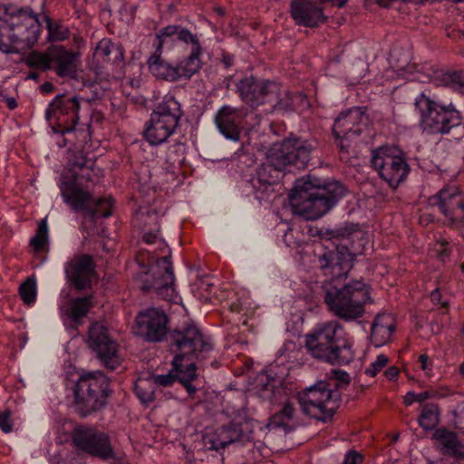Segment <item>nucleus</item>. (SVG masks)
Masks as SVG:
<instances>
[{
  "label": "nucleus",
  "mask_w": 464,
  "mask_h": 464,
  "mask_svg": "<svg viewBox=\"0 0 464 464\" xmlns=\"http://www.w3.org/2000/svg\"><path fill=\"white\" fill-rule=\"evenodd\" d=\"M354 256L346 246L339 245L319 257V266L329 276L322 285L328 309L344 321L362 317L370 300L369 286L362 280L343 282L353 266Z\"/></svg>",
  "instance_id": "obj_1"
},
{
  "label": "nucleus",
  "mask_w": 464,
  "mask_h": 464,
  "mask_svg": "<svg viewBox=\"0 0 464 464\" xmlns=\"http://www.w3.org/2000/svg\"><path fill=\"white\" fill-rule=\"evenodd\" d=\"M157 52L150 56V72L159 79H190L201 68L202 47L196 34L180 25H168L157 34Z\"/></svg>",
  "instance_id": "obj_2"
},
{
  "label": "nucleus",
  "mask_w": 464,
  "mask_h": 464,
  "mask_svg": "<svg viewBox=\"0 0 464 464\" xmlns=\"http://www.w3.org/2000/svg\"><path fill=\"white\" fill-rule=\"evenodd\" d=\"M316 149L314 141L300 138H288L274 144L269 150L266 160L256 169L251 183L256 198L266 199L274 192V185L280 179L281 172L287 166L297 169H304L311 160Z\"/></svg>",
  "instance_id": "obj_3"
},
{
  "label": "nucleus",
  "mask_w": 464,
  "mask_h": 464,
  "mask_svg": "<svg viewBox=\"0 0 464 464\" xmlns=\"http://www.w3.org/2000/svg\"><path fill=\"white\" fill-rule=\"evenodd\" d=\"M339 181L322 183L317 178L296 180L289 198L295 212L307 220L322 218L345 195Z\"/></svg>",
  "instance_id": "obj_4"
},
{
  "label": "nucleus",
  "mask_w": 464,
  "mask_h": 464,
  "mask_svg": "<svg viewBox=\"0 0 464 464\" xmlns=\"http://www.w3.org/2000/svg\"><path fill=\"white\" fill-rule=\"evenodd\" d=\"M159 232L158 227L145 232L142 237V241L150 246L146 251L151 256L149 261V270L141 278V288L144 292L153 293L163 300L174 303L178 299V294L170 261L171 254Z\"/></svg>",
  "instance_id": "obj_5"
},
{
  "label": "nucleus",
  "mask_w": 464,
  "mask_h": 464,
  "mask_svg": "<svg viewBox=\"0 0 464 464\" xmlns=\"http://www.w3.org/2000/svg\"><path fill=\"white\" fill-rule=\"evenodd\" d=\"M305 347L309 353L330 364L344 365L354 358L352 343L337 321L318 324L304 336Z\"/></svg>",
  "instance_id": "obj_6"
},
{
  "label": "nucleus",
  "mask_w": 464,
  "mask_h": 464,
  "mask_svg": "<svg viewBox=\"0 0 464 464\" xmlns=\"http://www.w3.org/2000/svg\"><path fill=\"white\" fill-rule=\"evenodd\" d=\"M94 176H98V174L93 168V171L82 170L72 179L62 177L59 182V188L63 201L72 210L82 212L84 218H88L92 222L99 217L105 218L111 217L113 205L111 197L96 198L92 192L80 185L79 179L93 182Z\"/></svg>",
  "instance_id": "obj_7"
},
{
  "label": "nucleus",
  "mask_w": 464,
  "mask_h": 464,
  "mask_svg": "<svg viewBox=\"0 0 464 464\" xmlns=\"http://www.w3.org/2000/svg\"><path fill=\"white\" fill-rule=\"evenodd\" d=\"M167 342L170 353L174 354L173 367L184 366L189 362L196 364V361L206 360L213 351L210 337L194 324H184L170 331Z\"/></svg>",
  "instance_id": "obj_8"
},
{
  "label": "nucleus",
  "mask_w": 464,
  "mask_h": 464,
  "mask_svg": "<svg viewBox=\"0 0 464 464\" xmlns=\"http://www.w3.org/2000/svg\"><path fill=\"white\" fill-rule=\"evenodd\" d=\"M236 92L240 100L253 109L264 104L280 110L293 108V94L275 81L246 76L236 83Z\"/></svg>",
  "instance_id": "obj_9"
},
{
  "label": "nucleus",
  "mask_w": 464,
  "mask_h": 464,
  "mask_svg": "<svg viewBox=\"0 0 464 464\" xmlns=\"http://www.w3.org/2000/svg\"><path fill=\"white\" fill-rule=\"evenodd\" d=\"M414 105L420 115V128L429 134H449L458 130L464 135V124L460 112L452 103L442 105L420 93L415 99Z\"/></svg>",
  "instance_id": "obj_10"
},
{
  "label": "nucleus",
  "mask_w": 464,
  "mask_h": 464,
  "mask_svg": "<svg viewBox=\"0 0 464 464\" xmlns=\"http://www.w3.org/2000/svg\"><path fill=\"white\" fill-rule=\"evenodd\" d=\"M2 28L0 50L17 53L32 48L38 41L41 24L31 8H18Z\"/></svg>",
  "instance_id": "obj_11"
},
{
  "label": "nucleus",
  "mask_w": 464,
  "mask_h": 464,
  "mask_svg": "<svg viewBox=\"0 0 464 464\" xmlns=\"http://www.w3.org/2000/svg\"><path fill=\"white\" fill-rule=\"evenodd\" d=\"M110 394V379L102 372H84L73 388L75 411L86 418L103 409Z\"/></svg>",
  "instance_id": "obj_12"
},
{
  "label": "nucleus",
  "mask_w": 464,
  "mask_h": 464,
  "mask_svg": "<svg viewBox=\"0 0 464 464\" xmlns=\"http://www.w3.org/2000/svg\"><path fill=\"white\" fill-rule=\"evenodd\" d=\"M81 99L76 95L67 93L57 94L50 102L45 116L53 132L73 134L80 142H86L90 139V126L76 128L79 121Z\"/></svg>",
  "instance_id": "obj_13"
},
{
  "label": "nucleus",
  "mask_w": 464,
  "mask_h": 464,
  "mask_svg": "<svg viewBox=\"0 0 464 464\" xmlns=\"http://www.w3.org/2000/svg\"><path fill=\"white\" fill-rule=\"evenodd\" d=\"M184 112L180 102L172 95H166L150 113L144 130L145 140L152 146L165 143L179 127Z\"/></svg>",
  "instance_id": "obj_14"
},
{
  "label": "nucleus",
  "mask_w": 464,
  "mask_h": 464,
  "mask_svg": "<svg viewBox=\"0 0 464 464\" xmlns=\"http://www.w3.org/2000/svg\"><path fill=\"white\" fill-rule=\"evenodd\" d=\"M302 411L310 417L326 422L333 419L340 404V393L324 382L305 388L297 396Z\"/></svg>",
  "instance_id": "obj_15"
},
{
  "label": "nucleus",
  "mask_w": 464,
  "mask_h": 464,
  "mask_svg": "<svg viewBox=\"0 0 464 464\" xmlns=\"http://www.w3.org/2000/svg\"><path fill=\"white\" fill-rule=\"evenodd\" d=\"M371 162L380 178L393 189L405 180L410 171L404 152L394 145L372 150Z\"/></svg>",
  "instance_id": "obj_16"
},
{
  "label": "nucleus",
  "mask_w": 464,
  "mask_h": 464,
  "mask_svg": "<svg viewBox=\"0 0 464 464\" xmlns=\"http://www.w3.org/2000/svg\"><path fill=\"white\" fill-rule=\"evenodd\" d=\"M86 343L107 369L113 371L121 364L119 344L103 323L94 322L90 325Z\"/></svg>",
  "instance_id": "obj_17"
},
{
  "label": "nucleus",
  "mask_w": 464,
  "mask_h": 464,
  "mask_svg": "<svg viewBox=\"0 0 464 464\" xmlns=\"http://www.w3.org/2000/svg\"><path fill=\"white\" fill-rule=\"evenodd\" d=\"M169 332V317L162 309L150 307L138 314L134 333L145 342H162Z\"/></svg>",
  "instance_id": "obj_18"
},
{
  "label": "nucleus",
  "mask_w": 464,
  "mask_h": 464,
  "mask_svg": "<svg viewBox=\"0 0 464 464\" xmlns=\"http://www.w3.org/2000/svg\"><path fill=\"white\" fill-rule=\"evenodd\" d=\"M72 438L75 447L82 451L103 459L114 457L109 437L102 431L78 426L74 428Z\"/></svg>",
  "instance_id": "obj_19"
},
{
  "label": "nucleus",
  "mask_w": 464,
  "mask_h": 464,
  "mask_svg": "<svg viewBox=\"0 0 464 464\" xmlns=\"http://www.w3.org/2000/svg\"><path fill=\"white\" fill-rule=\"evenodd\" d=\"M67 282L78 291L90 288L95 274V263L92 256L83 254L74 256L65 265Z\"/></svg>",
  "instance_id": "obj_20"
},
{
  "label": "nucleus",
  "mask_w": 464,
  "mask_h": 464,
  "mask_svg": "<svg viewBox=\"0 0 464 464\" xmlns=\"http://www.w3.org/2000/svg\"><path fill=\"white\" fill-rule=\"evenodd\" d=\"M430 201L431 205L439 207L452 225L464 222V199L458 188H443Z\"/></svg>",
  "instance_id": "obj_21"
},
{
  "label": "nucleus",
  "mask_w": 464,
  "mask_h": 464,
  "mask_svg": "<svg viewBox=\"0 0 464 464\" xmlns=\"http://www.w3.org/2000/svg\"><path fill=\"white\" fill-rule=\"evenodd\" d=\"M366 122L367 116L361 108L349 109L336 118L333 126L334 135L340 140L357 137L362 132Z\"/></svg>",
  "instance_id": "obj_22"
},
{
  "label": "nucleus",
  "mask_w": 464,
  "mask_h": 464,
  "mask_svg": "<svg viewBox=\"0 0 464 464\" xmlns=\"http://www.w3.org/2000/svg\"><path fill=\"white\" fill-rule=\"evenodd\" d=\"M290 14L297 25L317 27L326 22L323 7L311 0H292Z\"/></svg>",
  "instance_id": "obj_23"
},
{
  "label": "nucleus",
  "mask_w": 464,
  "mask_h": 464,
  "mask_svg": "<svg viewBox=\"0 0 464 464\" xmlns=\"http://www.w3.org/2000/svg\"><path fill=\"white\" fill-rule=\"evenodd\" d=\"M51 71L59 77L74 78L81 64L79 53L69 51L62 45L51 47Z\"/></svg>",
  "instance_id": "obj_24"
},
{
  "label": "nucleus",
  "mask_w": 464,
  "mask_h": 464,
  "mask_svg": "<svg viewBox=\"0 0 464 464\" xmlns=\"http://www.w3.org/2000/svg\"><path fill=\"white\" fill-rule=\"evenodd\" d=\"M242 121V111L230 105L222 106L215 115V123L220 133L234 141L240 139Z\"/></svg>",
  "instance_id": "obj_25"
},
{
  "label": "nucleus",
  "mask_w": 464,
  "mask_h": 464,
  "mask_svg": "<svg viewBox=\"0 0 464 464\" xmlns=\"http://www.w3.org/2000/svg\"><path fill=\"white\" fill-rule=\"evenodd\" d=\"M93 305V295H89L69 300L66 304L61 305L60 312L63 318L70 319L74 324H80Z\"/></svg>",
  "instance_id": "obj_26"
},
{
  "label": "nucleus",
  "mask_w": 464,
  "mask_h": 464,
  "mask_svg": "<svg viewBox=\"0 0 464 464\" xmlns=\"http://www.w3.org/2000/svg\"><path fill=\"white\" fill-rule=\"evenodd\" d=\"M394 330L393 319L389 315H378L373 321L371 340L375 346L385 344Z\"/></svg>",
  "instance_id": "obj_27"
},
{
  "label": "nucleus",
  "mask_w": 464,
  "mask_h": 464,
  "mask_svg": "<svg viewBox=\"0 0 464 464\" xmlns=\"http://www.w3.org/2000/svg\"><path fill=\"white\" fill-rule=\"evenodd\" d=\"M94 57L98 62L106 63H121L123 60L122 47L115 44L110 39H102L95 49Z\"/></svg>",
  "instance_id": "obj_28"
},
{
  "label": "nucleus",
  "mask_w": 464,
  "mask_h": 464,
  "mask_svg": "<svg viewBox=\"0 0 464 464\" xmlns=\"http://www.w3.org/2000/svg\"><path fill=\"white\" fill-rule=\"evenodd\" d=\"M434 438L440 442L444 453L452 456L463 455V446L454 432L446 429H439L435 431Z\"/></svg>",
  "instance_id": "obj_29"
},
{
  "label": "nucleus",
  "mask_w": 464,
  "mask_h": 464,
  "mask_svg": "<svg viewBox=\"0 0 464 464\" xmlns=\"http://www.w3.org/2000/svg\"><path fill=\"white\" fill-rule=\"evenodd\" d=\"M232 439L227 437L225 426L216 430H207L203 435V443L209 450H218L231 444Z\"/></svg>",
  "instance_id": "obj_30"
},
{
  "label": "nucleus",
  "mask_w": 464,
  "mask_h": 464,
  "mask_svg": "<svg viewBox=\"0 0 464 464\" xmlns=\"http://www.w3.org/2000/svg\"><path fill=\"white\" fill-rule=\"evenodd\" d=\"M440 415V411L437 404H424L421 407V411L418 419L419 424L425 430H431L438 426Z\"/></svg>",
  "instance_id": "obj_31"
},
{
  "label": "nucleus",
  "mask_w": 464,
  "mask_h": 464,
  "mask_svg": "<svg viewBox=\"0 0 464 464\" xmlns=\"http://www.w3.org/2000/svg\"><path fill=\"white\" fill-rule=\"evenodd\" d=\"M172 371L178 372V380L183 384L187 392L191 395L196 392V387L192 382L197 379V367L193 362H187L180 367H173Z\"/></svg>",
  "instance_id": "obj_32"
},
{
  "label": "nucleus",
  "mask_w": 464,
  "mask_h": 464,
  "mask_svg": "<svg viewBox=\"0 0 464 464\" xmlns=\"http://www.w3.org/2000/svg\"><path fill=\"white\" fill-rule=\"evenodd\" d=\"M134 392L142 403L153 401L155 398V384L152 379H138L134 384Z\"/></svg>",
  "instance_id": "obj_33"
},
{
  "label": "nucleus",
  "mask_w": 464,
  "mask_h": 464,
  "mask_svg": "<svg viewBox=\"0 0 464 464\" xmlns=\"http://www.w3.org/2000/svg\"><path fill=\"white\" fill-rule=\"evenodd\" d=\"M295 409L291 403H285L282 410L273 415L270 418L268 427L270 429H278L283 428L285 430H287L289 428L288 420H291L294 418Z\"/></svg>",
  "instance_id": "obj_34"
},
{
  "label": "nucleus",
  "mask_w": 464,
  "mask_h": 464,
  "mask_svg": "<svg viewBox=\"0 0 464 464\" xmlns=\"http://www.w3.org/2000/svg\"><path fill=\"white\" fill-rule=\"evenodd\" d=\"M51 48H48L44 53L34 51L28 54L25 59V63L31 67L42 71L51 70L50 59Z\"/></svg>",
  "instance_id": "obj_35"
},
{
  "label": "nucleus",
  "mask_w": 464,
  "mask_h": 464,
  "mask_svg": "<svg viewBox=\"0 0 464 464\" xmlns=\"http://www.w3.org/2000/svg\"><path fill=\"white\" fill-rule=\"evenodd\" d=\"M357 230V226L345 223L333 229L322 228L319 232V236L322 238L325 239H343L348 238L353 233L356 232Z\"/></svg>",
  "instance_id": "obj_36"
},
{
  "label": "nucleus",
  "mask_w": 464,
  "mask_h": 464,
  "mask_svg": "<svg viewBox=\"0 0 464 464\" xmlns=\"http://www.w3.org/2000/svg\"><path fill=\"white\" fill-rule=\"evenodd\" d=\"M225 430L227 431V437L232 439L231 444L237 441H249L252 439V431L246 423H232L225 426Z\"/></svg>",
  "instance_id": "obj_37"
},
{
  "label": "nucleus",
  "mask_w": 464,
  "mask_h": 464,
  "mask_svg": "<svg viewBox=\"0 0 464 464\" xmlns=\"http://www.w3.org/2000/svg\"><path fill=\"white\" fill-rule=\"evenodd\" d=\"M19 295L26 305H31L35 302L37 288L34 276H29L19 286Z\"/></svg>",
  "instance_id": "obj_38"
},
{
  "label": "nucleus",
  "mask_w": 464,
  "mask_h": 464,
  "mask_svg": "<svg viewBox=\"0 0 464 464\" xmlns=\"http://www.w3.org/2000/svg\"><path fill=\"white\" fill-rule=\"evenodd\" d=\"M441 82L451 89L464 93V72L453 71L446 72L441 74Z\"/></svg>",
  "instance_id": "obj_39"
},
{
  "label": "nucleus",
  "mask_w": 464,
  "mask_h": 464,
  "mask_svg": "<svg viewBox=\"0 0 464 464\" xmlns=\"http://www.w3.org/2000/svg\"><path fill=\"white\" fill-rule=\"evenodd\" d=\"M48 244V227L46 219H43L39 225L34 237L30 240V245L35 252H41Z\"/></svg>",
  "instance_id": "obj_40"
},
{
  "label": "nucleus",
  "mask_w": 464,
  "mask_h": 464,
  "mask_svg": "<svg viewBox=\"0 0 464 464\" xmlns=\"http://www.w3.org/2000/svg\"><path fill=\"white\" fill-rule=\"evenodd\" d=\"M49 38L53 41H63L69 38L70 31L67 27L52 21L48 16L44 17Z\"/></svg>",
  "instance_id": "obj_41"
},
{
  "label": "nucleus",
  "mask_w": 464,
  "mask_h": 464,
  "mask_svg": "<svg viewBox=\"0 0 464 464\" xmlns=\"http://www.w3.org/2000/svg\"><path fill=\"white\" fill-rule=\"evenodd\" d=\"M446 396V393L440 392L436 390H428L420 393L409 392L404 397L403 402L405 405H411L414 401L423 402L426 400L433 398H442Z\"/></svg>",
  "instance_id": "obj_42"
},
{
  "label": "nucleus",
  "mask_w": 464,
  "mask_h": 464,
  "mask_svg": "<svg viewBox=\"0 0 464 464\" xmlns=\"http://www.w3.org/2000/svg\"><path fill=\"white\" fill-rule=\"evenodd\" d=\"M95 166L94 160L87 159L82 152L74 156V160L71 164V170L72 172V178H74L82 170H92Z\"/></svg>",
  "instance_id": "obj_43"
},
{
  "label": "nucleus",
  "mask_w": 464,
  "mask_h": 464,
  "mask_svg": "<svg viewBox=\"0 0 464 464\" xmlns=\"http://www.w3.org/2000/svg\"><path fill=\"white\" fill-rule=\"evenodd\" d=\"M389 359L386 355H378L376 360L365 369V374L371 377L376 376L387 365Z\"/></svg>",
  "instance_id": "obj_44"
},
{
  "label": "nucleus",
  "mask_w": 464,
  "mask_h": 464,
  "mask_svg": "<svg viewBox=\"0 0 464 464\" xmlns=\"http://www.w3.org/2000/svg\"><path fill=\"white\" fill-rule=\"evenodd\" d=\"M151 379L154 384L167 387L171 385L176 380H178V372H175V374H173L172 372H169L167 374L155 375Z\"/></svg>",
  "instance_id": "obj_45"
},
{
  "label": "nucleus",
  "mask_w": 464,
  "mask_h": 464,
  "mask_svg": "<svg viewBox=\"0 0 464 464\" xmlns=\"http://www.w3.org/2000/svg\"><path fill=\"white\" fill-rule=\"evenodd\" d=\"M0 429L5 432H11L13 430V421L11 420V412L5 411L0 412Z\"/></svg>",
  "instance_id": "obj_46"
},
{
  "label": "nucleus",
  "mask_w": 464,
  "mask_h": 464,
  "mask_svg": "<svg viewBox=\"0 0 464 464\" xmlns=\"http://www.w3.org/2000/svg\"><path fill=\"white\" fill-rule=\"evenodd\" d=\"M266 379V382H263V376L260 378V382L258 383V386H260V396L263 398L270 399L271 395L273 393L274 390V384L271 383V382L268 380V376H265Z\"/></svg>",
  "instance_id": "obj_47"
},
{
  "label": "nucleus",
  "mask_w": 464,
  "mask_h": 464,
  "mask_svg": "<svg viewBox=\"0 0 464 464\" xmlns=\"http://www.w3.org/2000/svg\"><path fill=\"white\" fill-rule=\"evenodd\" d=\"M454 422L459 429H464V401L453 411Z\"/></svg>",
  "instance_id": "obj_48"
},
{
  "label": "nucleus",
  "mask_w": 464,
  "mask_h": 464,
  "mask_svg": "<svg viewBox=\"0 0 464 464\" xmlns=\"http://www.w3.org/2000/svg\"><path fill=\"white\" fill-rule=\"evenodd\" d=\"M362 457L355 450H351L345 455L343 464H361Z\"/></svg>",
  "instance_id": "obj_49"
},
{
  "label": "nucleus",
  "mask_w": 464,
  "mask_h": 464,
  "mask_svg": "<svg viewBox=\"0 0 464 464\" xmlns=\"http://www.w3.org/2000/svg\"><path fill=\"white\" fill-rule=\"evenodd\" d=\"M335 379L339 382V385H348L350 382V376L346 372L341 370H334L333 372Z\"/></svg>",
  "instance_id": "obj_50"
},
{
  "label": "nucleus",
  "mask_w": 464,
  "mask_h": 464,
  "mask_svg": "<svg viewBox=\"0 0 464 464\" xmlns=\"http://www.w3.org/2000/svg\"><path fill=\"white\" fill-rule=\"evenodd\" d=\"M430 299L434 304H441V308H443V309H446L448 307L447 301L440 302L441 295H440V292L439 291V289H435L431 292Z\"/></svg>",
  "instance_id": "obj_51"
},
{
  "label": "nucleus",
  "mask_w": 464,
  "mask_h": 464,
  "mask_svg": "<svg viewBox=\"0 0 464 464\" xmlns=\"http://www.w3.org/2000/svg\"><path fill=\"white\" fill-rule=\"evenodd\" d=\"M384 375L388 380H394L399 375V370L395 366L389 367L387 370H385Z\"/></svg>",
  "instance_id": "obj_52"
},
{
  "label": "nucleus",
  "mask_w": 464,
  "mask_h": 464,
  "mask_svg": "<svg viewBox=\"0 0 464 464\" xmlns=\"http://www.w3.org/2000/svg\"><path fill=\"white\" fill-rule=\"evenodd\" d=\"M447 245H448L447 243H445V244H444V243H441V245H440V248L438 250V252H439V256H440V260H441V261H443V262H444V261L446 260V258H448V257H449V256H450V250H449V248L447 247Z\"/></svg>",
  "instance_id": "obj_53"
},
{
  "label": "nucleus",
  "mask_w": 464,
  "mask_h": 464,
  "mask_svg": "<svg viewBox=\"0 0 464 464\" xmlns=\"http://www.w3.org/2000/svg\"><path fill=\"white\" fill-rule=\"evenodd\" d=\"M222 63H224L226 68H229L234 63V57L228 53L222 54Z\"/></svg>",
  "instance_id": "obj_54"
},
{
  "label": "nucleus",
  "mask_w": 464,
  "mask_h": 464,
  "mask_svg": "<svg viewBox=\"0 0 464 464\" xmlns=\"http://www.w3.org/2000/svg\"><path fill=\"white\" fill-rule=\"evenodd\" d=\"M429 357L427 354H420L419 356V362L420 363L421 370L425 371L428 369Z\"/></svg>",
  "instance_id": "obj_55"
},
{
  "label": "nucleus",
  "mask_w": 464,
  "mask_h": 464,
  "mask_svg": "<svg viewBox=\"0 0 464 464\" xmlns=\"http://www.w3.org/2000/svg\"><path fill=\"white\" fill-rule=\"evenodd\" d=\"M54 87L52 82H46L42 84L41 90L45 93H50L53 91Z\"/></svg>",
  "instance_id": "obj_56"
},
{
  "label": "nucleus",
  "mask_w": 464,
  "mask_h": 464,
  "mask_svg": "<svg viewBox=\"0 0 464 464\" xmlns=\"http://www.w3.org/2000/svg\"><path fill=\"white\" fill-rule=\"evenodd\" d=\"M6 104L8 106V108L11 110H14L17 106V103L14 98H8L6 100Z\"/></svg>",
  "instance_id": "obj_57"
},
{
  "label": "nucleus",
  "mask_w": 464,
  "mask_h": 464,
  "mask_svg": "<svg viewBox=\"0 0 464 464\" xmlns=\"http://www.w3.org/2000/svg\"><path fill=\"white\" fill-rule=\"evenodd\" d=\"M375 2L382 7H389L391 5V0H375Z\"/></svg>",
  "instance_id": "obj_58"
},
{
  "label": "nucleus",
  "mask_w": 464,
  "mask_h": 464,
  "mask_svg": "<svg viewBox=\"0 0 464 464\" xmlns=\"http://www.w3.org/2000/svg\"><path fill=\"white\" fill-rule=\"evenodd\" d=\"M28 78L30 79H34V80H36L38 78V73L37 72H31L29 75H28Z\"/></svg>",
  "instance_id": "obj_59"
},
{
  "label": "nucleus",
  "mask_w": 464,
  "mask_h": 464,
  "mask_svg": "<svg viewBox=\"0 0 464 464\" xmlns=\"http://www.w3.org/2000/svg\"><path fill=\"white\" fill-rule=\"evenodd\" d=\"M459 372L462 376H464V362L459 366Z\"/></svg>",
  "instance_id": "obj_60"
},
{
  "label": "nucleus",
  "mask_w": 464,
  "mask_h": 464,
  "mask_svg": "<svg viewBox=\"0 0 464 464\" xmlns=\"http://www.w3.org/2000/svg\"><path fill=\"white\" fill-rule=\"evenodd\" d=\"M67 139H63V143L61 146H66Z\"/></svg>",
  "instance_id": "obj_61"
},
{
  "label": "nucleus",
  "mask_w": 464,
  "mask_h": 464,
  "mask_svg": "<svg viewBox=\"0 0 464 464\" xmlns=\"http://www.w3.org/2000/svg\"><path fill=\"white\" fill-rule=\"evenodd\" d=\"M151 217L154 218V219H158V216L156 214L151 215Z\"/></svg>",
  "instance_id": "obj_62"
},
{
  "label": "nucleus",
  "mask_w": 464,
  "mask_h": 464,
  "mask_svg": "<svg viewBox=\"0 0 464 464\" xmlns=\"http://www.w3.org/2000/svg\"><path fill=\"white\" fill-rule=\"evenodd\" d=\"M340 148H341L342 150L343 149V143H342V142L340 143Z\"/></svg>",
  "instance_id": "obj_63"
},
{
  "label": "nucleus",
  "mask_w": 464,
  "mask_h": 464,
  "mask_svg": "<svg viewBox=\"0 0 464 464\" xmlns=\"http://www.w3.org/2000/svg\"><path fill=\"white\" fill-rule=\"evenodd\" d=\"M459 464H464V459H462Z\"/></svg>",
  "instance_id": "obj_64"
}]
</instances>
